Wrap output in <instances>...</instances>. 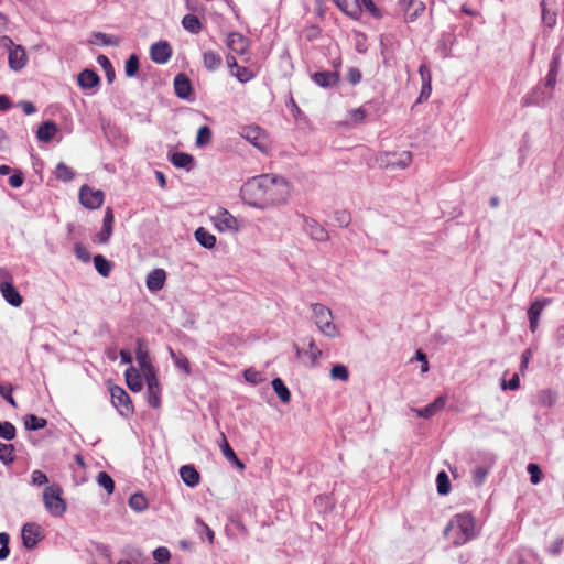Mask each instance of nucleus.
<instances>
[{
    "label": "nucleus",
    "mask_w": 564,
    "mask_h": 564,
    "mask_svg": "<svg viewBox=\"0 0 564 564\" xmlns=\"http://www.w3.org/2000/svg\"><path fill=\"white\" fill-rule=\"evenodd\" d=\"M97 63L104 68L107 80L111 83L115 79V69L110 59L106 55H99L97 57Z\"/></svg>",
    "instance_id": "09e8293b"
},
{
    "label": "nucleus",
    "mask_w": 564,
    "mask_h": 564,
    "mask_svg": "<svg viewBox=\"0 0 564 564\" xmlns=\"http://www.w3.org/2000/svg\"><path fill=\"white\" fill-rule=\"evenodd\" d=\"M94 264H95V269L101 276L107 278L110 274L111 262L109 260H107L104 256H101V254L95 256Z\"/></svg>",
    "instance_id": "4c0bfd02"
},
{
    "label": "nucleus",
    "mask_w": 564,
    "mask_h": 564,
    "mask_svg": "<svg viewBox=\"0 0 564 564\" xmlns=\"http://www.w3.org/2000/svg\"><path fill=\"white\" fill-rule=\"evenodd\" d=\"M14 447L12 444L0 443V462L9 465L14 460Z\"/></svg>",
    "instance_id": "de8ad7c7"
},
{
    "label": "nucleus",
    "mask_w": 564,
    "mask_h": 564,
    "mask_svg": "<svg viewBox=\"0 0 564 564\" xmlns=\"http://www.w3.org/2000/svg\"><path fill=\"white\" fill-rule=\"evenodd\" d=\"M362 7L376 19L382 17L381 10L375 4L372 0H362Z\"/></svg>",
    "instance_id": "338daca9"
},
{
    "label": "nucleus",
    "mask_w": 564,
    "mask_h": 564,
    "mask_svg": "<svg viewBox=\"0 0 564 564\" xmlns=\"http://www.w3.org/2000/svg\"><path fill=\"white\" fill-rule=\"evenodd\" d=\"M13 387L11 384H3L0 382V395L10 403L13 408H17V402L12 397Z\"/></svg>",
    "instance_id": "bf43d9fd"
},
{
    "label": "nucleus",
    "mask_w": 564,
    "mask_h": 564,
    "mask_svg": "<svg viewBox=\"0 0 564 564\" xmlns=\"http://www.w3.org/2000/svg\"><path fill=\"white\" fill-rule=\"evenodd\" d=\"M527 471L530 475V481L533 485H538L542 479V470L538 464H529L527 466Z\"/></svg>",
    "instance_id": "4d7b16f0"
},
{
    "label": "nucleus",
    "mask_w": 564,
    "mask_h": 564,
    "mask_svg": "<svg viewBox=\"0 0 564 564\" xmlns=\"http://www.w3.org/2000/svg\"><path fill=\"white\" fill-rule=\"evenodd\" d=\"M224 443L220 445V449L223 455L226 457V459L232 464H235L238 468L243 469L245 465L237 457L236 453L227 442L224 434H221Z\"/></svg>",
    "instance_id": "473e14b6"
},
{
    "label": "nucleus",
    "mask_w": 564,
    "mask_h": 564,
    "mask_svg": "<svg viewBox=\"0 0 564 564\" xmlns=\"http://www.w3.org/2000/svg\"><path fill=\"white\" fill-rule=\"evenodd\" d=\"M215 227L220 231H237V219L224 208H219L215 215L212 216Z\"/></svg>",
    "instance_id": "9d476101"
},
{
    "label": "nucleus",
    "mask_w": 564,
    "mask_h": 564,
    "mask_svg": "<svg viewBox=\"0 0 564 564\" xmlns=\"http://www.w3.org/2000/svg\"><path fill=\"white\" fill-rule=\"evenodd\" d=\"M232 75L240 82V83H248L254 77V73L245 66H239Z\"/></svg>",
    "instance_id": "5fc2aeb1"
},
{
    "label": "nucleus",
    "mask_w": 564,
    "mask_h": 564,
    "mask_svg": "<svg viewBox=\"0 0 564 564\" xmlns=\"http://www.w3.org/2000/svg\"><path fill=\"white\" fill-rule=\"evenodd\" d=\"M271 384H272L274 392L280 398V400L283 403H288L291 399V392H290L289 388L285 386V383L283 382V380L281 378H275L272 380Z\"/></svg>",
    "instance_id": "72a5a7b5"
},
{
    "label": "nucleus",
    "mask_w": 564,
    "mask_h": 564,
    "mask_svg": "<svg viewBox=\"0 0 564 564\" xmlns=\"http://www.w3.org/2000/svg\"><path fill=\"white\" fill-rule=\"evenodd\" d=\"M444 535L455 546H460L476 538L475 519L470 513L454 516L444 529Z\"/></svg>",
    "instance_id": "f03ea898"
},
{
    "label": "nucleus",
    "mask_w": 564,
    "mask_h": 564,
    "mask_svg": "<svg viewBox=\"0 0 564 564\" xmlns=\"http://www.w3.org/2000/svg\"><path fill=\"white\" fill-rule=\"evenodd\" d=\"M124 377L127 386L132 392H139L142 390V378L134 367L128 368L124 372Z\"/></svg>",
    "instance_id": "c756f323"
},
{
    "label": "nucleus",
    "mask_w": 564,
    "mask_h": 564,
    "mask_svg": "<svg viewBox=\"0 0 564 564\" xmlns=\"http://www.w3.org/2000/svg\"><path fill=\"white\" fill-rule=\"evenodd\" d=\"M311 79L322 88H334L338 85L340 75L337 70H322L313 73Z\"/></svg>",
    "instance_id": "f8f14e48"
},
{
    "label": "nucleus",
    "mask_w": 564,
    "mask_h": 564,
    "mask_svg": "<svg viewBox=\"0 0 564 564\" xmlns=\"http://www.w3.org/2000/svg\"><path fill=\"white\" fill-rule=\"evenodd\" d=\"M489 474V469L486 467L478 466L473 473V480L476 485H482Z\"/></svg>",
    "instance_id": "e2e57ef3"
},
{
    "label": "nucleus",
    "mask_w": 564,
    "mask_h": 564,
    "mask_svg": "<svg viewBox=\"0 0 564 564\" xmlns=\"http://www.w3.org/2000/svg\"><path fill=\"white\" fill-rule=\"evenodd\" d=\"M172 56V47L167 41H159L150 47V57L156 64H165Z\"/></svg>",
    "instance_id": "ddd939ff"
},
{
    "label": "nucleus",
    "mask_w": 564,
    "mask_h": 564,
    "mask_svg": "<svg viewBox=\"0 0 564 564\" xmlns=\"http://www.w3.org/2000/svg\"><path fill=\"white\" fill-rule=\"evenodd\" d=\"M0 292L3 299L14 307H19L23 302L21 294L10 281H2L0 283Z\"/></svg>",
    "instance_id": "aec40b11"
},
{
    "label": "nucleus",
    "mask_w": 564,
    "mask_h": 564,
    "mask_svg": "<svg viewBox=\"0 0 564 564\" xmlns=\"http://www.w3.org/2000/svg\"><path fill=\"white\" fill-rule=\"evenodd\" d=\"M412 162V153L410 151H403L399 154V158L394 160L395 167L405 169Z\"/></svg>",
    "instance_id": "680f3d73"
},
{
    "label": "nucleus",
    "mask_w": 564,
    "mask_h": 564,
    "mask_svg": "<svg viewBox=\"0 0 564 564\" xmlns=\"http://www.w3.org/2000/svg\"><path fill=\"white\" fill-rule=\"evenodd\" d=\"M300 218L302 219L303 230L311 237L312 240L317 242H325L329 239L328 231L317 220L303 214L300 215Z\"/></svg>",
    "instance_id": "0eeeda50"
},
{
    "label": "nucleus",
    "mask_w": 564,
    "mask_h": 564,
    "mask_svg": "<svg viewBox=\"0 0 564 564\" xmlns=\"http://www.w3.org/2000/svg\"><path fill=\"white\" fill-rule=\"evenodd\" d=\"M95 43L99 45H117L118 40L102 32L94 33Z\"/></svg>",
    "instance_id": "13d9d810"
},
{
    "label": "nucleus",
    "mask_w": 564,
    "mask_h": 564,
    "mask_svg": "<svg viewBox=\"0 0 564 564\" xmlns=\"http://www.w3.org/2000/svg\"><path fill=\"white\" fill-rule=\"evenodd\" d=\"M436 485H437V492L442 496H445L451 490V482L447 474L442 470L436 476Z\"/></svg>",
    "instance_id": "37998d69"
},
{
    "label": "nucleus",
    "mask_w": 564,
    "mask_h": 564,
    "mask_svg": "<svg viewBox=\"0 0 564 564\" xmlns=\"http://www.w3.org/2000/svg\"><path fill=\"white\" fill-rule=\"evenodd\" d=\"M561 67V54L553 53L550 65H549V72L544 78V80L541 83L545 86V88H550V90H554L555 85L557 83V75L560 73Z\"/></svg>",
    "instance_id": "a211bd4d"
},
{
    "label": "nucleus",
    "mask_w": 564,
    "mask_h": 564,
    "mask_svg": "<svg viewBox=\"0 0 564 564\" xmlns=\"http://www.w3.org/2000/svg\"><path fill=\"white\" fill-rule=\"evenodd\" d=\"M541 7L543 24L547 28H553L556 24V13L546 9L544 1L541 2Z\"/></svg>",
    "instance_id": "864d4df0"
},
{
    "label": "nucleus",
    "mask_w": 564,
    "mask_h": 564,
    "mask_svg": "<svg viewBox=\"0 0 564 564\" xmlns=\"http://www.w3.org/2000/svg\"><path fill=\"white\" fill-rule=\"evenodd\" d=\"M183 28L192 34H198L202 30V23L195 14H186L182 19Z\"/></svg>",
    "instance_id": "f704fd0d"
},
{
    "label": "nucleus",
    "mask_w": 564,
    "mask_h": 564,
    "mask_svg": "<svg viewBox=\"0 0 564 564\" xmlns=\"http://www.w3.org/2000/svg\"><path fill=\"white\" fill-rule=\"evenodd\" d=\"M241 137L262 152L268 150V138L260 127L247 126L241 129Z\"/></svg>",
    "instance_id": "423d86ee"
},
{
    "label": "nucleus",
    "mask_w": 564,
    "mask_h": 564,
    "mask_svg": "<svg viewBox=\"0 0 564 564\" xmlns=\"http://www.w3.org/2000/svg\"><path fill=\"white\" fill-rule=\"evenodd\" d=\"M401 6L403 7L404 10V19L408 22H413L425 10V4L416 0H408L405 3Z\"/></svg>",
    "instance_id": "393cba45"
},
{
    "label": "nucleus",
    "mask_w": 564,
    "mask_h": 564,
    "mask_svg": "<svg viewBox=\"0 0 564 564\" xmlns=\"http://www.w3.org/2000/svg\"><path fill=\"white\" fill-rule=\"evenodd\" d=\"M166 280V272L163 269H154L145 280L147 288L151 292H158L163 289Z\"/></svg>",
    "instance_id": "5701e85b"
},
{
    "label": "nucleus",
    "mask_w": 564,
    "mask_h": 564,
    "mask_svg": "<svg viewBox=\"0 0 564 564\" xmlns=\"http://www.w3.org/2000/svg\"><path fill=\"white\" fill-rule=\"evenodd\" d=\"M362 75L357 67H349L347 70V80L352 85H357L361 82Z\"/></svg>",
    "instance_id": "69168bd1"
},
{
    "label": "nucleus",
    "mask_w": 564,
    "mask_h": 564,
    "mask_svg": "<svg viewBox=\"0 0 564 564\" xmlns=\"http://www.w3.org/2000/svg\"><path fill=\"white\" fill-rule=\"evenodd\" d=\"M97 482L100 487H102L108 494H112L115 490V481L113 479L106 473L100 471L97 476Z\"/></svg>",
    "instance_id": "8fccbe9b"
},
{
    "label": "nucleus",
    "mask_w": 564,
    "mask_h": 564,
    "mask_svg": "<svg viewBox=\"0 0 564 564\" xmlns=\"http://www.w3.org/2000/svg\"><path fill=\"white\" fill-rule=\"evenodd\" d=\"M111 395V402L113 406L123 416H130L133 414L134 409L129 394L126 390L119 386H113L109 389Z\"/></svg>",
    "instance_id": "39448f33"
},
{
    "label": "nucleus",
    "mask_w": 564,
    "mask_h": 564,
    "mask_svg": "<svg viewBox=\"0 0 564 564\" xmlns=\"http://www.w3.org/2000/svg\"><path fill=\"white\" fill-rule=\"evenodd\" d=\"M113 212L110 207H107L105 212V216L102 219V228L101 230L96 235V240L98 243L106 245L109 242L110 237L112 236L113 231Z\"/></svg>",
    "instance_id": "f3484780"
},
{
    "label": "nucleus",
    "mask_w": 564,
    "mask_h": 564,
    "mask_svg": "<svg viewBox=\"0 0 564 564\" xmlns=\"http://www.w3.org/2000/svg\"><path fill=\"white\" fill-rule=\"evenodd\" d=\"M144 378L147 382L148 403L152 408H159L161 403V388L156 375L155 372H150V375L144 376Z\"/></svg>",
    "instance_id": "2eb2a0df"
},
{
    "label": "nucleus",
    "mask_w": 564,
    "mask_h": 564,
    "mask_svg": "<svg viewBox=\"0 0 564 564\" xmlns=\"http://www.w3.org/2000/svg\"><path fill=\"white\" fill-rule=\"evenodd\" d=\"M129 507L137 512H142L148 508V500L141 492L133 494L129 498Z\"/></svg>",
    "instance_id": "ea45409f"
},
{
    "label": "nucleus",
    "mask_w": 564,
    "mask_h": 564,
    "mask_svg": "<svg viewBox=\"0 0 564 564\" xmlns=\"http://www.w3.org/2000/svg\"><path fill=\"white\" fill-rule=\"evenodd\" d=\"M175 95L184 100L193 99V87L189 78L184 73H180L174 77Z\"/></svg>",
    "instance_id": "dca6fc26"
},
{
    "label": "nucleus",
    "mask_w": 564,
    "mask_h": 564,
    "mask_svg": "<svg viewBox=\"0 0 564 564\" xmlns=\"http://www.w3.org/2000/svg\"><path fill=\"white\" fill-rule=\"evenodd\" d=\"M195 238L199 242V245L206 249H212L215 247L216 237L207 231L204 227H199L195 231Z\"/></svg>",
    "instance_id": "2f4dec72"
},
{
    "label": "nucleus",
    "mask_w": 564,
    "mask_h": 564,
    "mask_svg": "<svg viewBox=\"0 0 564 564\" xmlns=\"http://www.w3.org/2000/svg\"><path fill=\"white\" fill-rule=\"evenodd\" d=\"M57 131V124L51 120H47L39 127L36 137L42 142H50L53 140Z\"/></svg>",
    "instance_id": "c85d7f7f"
},
{
    "label": "nucleus",
    "mask_w": 564,
    "mask_h": 564,
    "mask_svg": "<svg viewBox=\"0 0 564 564\" xmlns=\"http://www.w3.org/2000/svg\"><path fill=\"white\" fill-rule=\"evenodd\" d=\"M63 490L59 485L47 486L43 492V501L46 510L53 517H62L67 509L66 501L62 497Z\"/></svg>",
    "instance_id": "20e7f679"
},
{
    "label": "nucleus",
    "mask_w": 564,
    "mask_h": 564,
    "mask_svg": "<svg viewBox=\"0 0 564 564\" xmlns=\"http://www.w3.org/2000/svg\"><path fill=\"white\" fill-rule=\"evenodd\" d=\"M336 6L345 13L354 15L358 11V0H333Z\"/></svg>",
    "instance_id": "c03bdc74"
},
{
    "label": "nucleus",
    "mask_w": 564,
    "mask_h": 564,
    "mask_svg": "<svg viewBox=\"0 0 564 564\" xmlns=\"http://www.w3.org/2000/svg\"><path fill=\"white\" fill-rule=\"evenodd\" d=\"M330 378L333 380L348 381L349 371L348 368L343 364H337L330 369Z\"/></svg>",
    "instance_id": "a18cd8bd"
},
{
    "label": "nucleus",
    "mask_w": 564,
    "mask_h": 564,
    "mask_svg": "<svg viewBox=\"0 0 564 564\" xmlns=\"http://www.w3.org/2000/svg\"><path fill=\"white\" fill-rule=\"evenodd\" d=\"M289 195L290 187L286 180L272 174L251 177L241 187L243 202L258 209L285 204Z\"/></svg>",
    "instance_id": "f257e3e1"
},
{
    "label": "nucleus",
    "mask_w": 564,
    "mask_h": 564,
    "mask_svg": "<svg viewBox=\"0 0 564 564\" xmlns=\"http://www.w3.org/2000/svg\"><path fill=\"white\" fill-rule=\"evenodd\" d=\"M22 544L32 550L41 540V528L35 523H25L21 531Z\"/></svg>",
    "instance_id": "4468645a"
},
{
    "label": "nucleus",
    "mask_w": 564,
    "mask_h": 564,
    "mask_svg": "<svg viewBox=\"0 0 564 564\" xmlns=\"http://www.w3.org/2000/svg\"><path fill=\"white\" fill-rule=\"evenodd\" d=\"M431 82H432L431 76H427L426 78H424V82H422L419 101H421L423 99H427L430 97V95L432 93Z\"/></svg>",
    "instance_id": "774afa93"
},
{
    "label": "nucleus",
    "mask_w": 564,
    "mask_h": 564,
    "mask_svg": "<svg viewBox=\"0 0 564 564\" xmlns=\"http://www.w3.org/2000/svg\"><path fill=\"white\" fill-rule=\"evenodd\" d=\"M79 200L84 207L97 209L102 205L105 194L100 189H94L88 185H83L79 189Z\"/></svg>",
    "instance_id": "6e6552de"
},
{
    "label": "nucleus",
    "mask_w": 564,
    "mask_h": 564,
    "mask_svg": "<svg viewBox=\"0 0 564 564\" xmlns=\"http://www.w3.org/2000/svg\"><path fill=\"white\" fill-rule=\"evenodd\" d=\"M170 162L178 169H185L186 171H191L194 169V158L193 155L185 152H174L170 155Z\"/></svg>",
    "instance_id": "cd10ccee"
},
{
    "label": "nucleus",
    "mask_w": 564,
    "mask_h": 564,
    "mask_svg": "<svg viewBox=\"0 0 564 564\" xmlns=\"http://www.w3.org/2000/svg\"><path fill=\"white\" fill-rule=\"evenodd\" d=\"M334 220L339 227H347L351 221L350 213L341 209L334 213Z\"/></svg>",
    "instance_id": "6e6d98bb"
},
{
    "label": "nucleus",
    "mask_w": 564,
    "mask_h": 564,
    "mask_svg": "<svg viewBox=\"0 0 564 564\" xmlns=\"http://www.w3.org/2000/svg\"><path fill=\"white\" fill-rule=\"evenodd\" d=\"M212 130L208 126H202L197 131L196 145L198 148L206 147L212 141Z\"/></svg>",
    "instance_id": "a19ab883"
},
{
    "label": "nucleus",
    "mask_w": 564,
    "mask_h": 564,
    "mask_svg": "<svg viewBox=\"0 0 564 564\" xmlns=\"http://www.w3.org/2000/svg\"><path fill=\"white\" fill-rule=\"evenodd\" d=\"M313 312V319L318 329L327 337L334 338L338 336L339 332L337 326L333 323L332 311L321 303L311 304Z\"/></svg>",
    "instance_id": "7ed1b4c3"
},
{
    "label": "nucleus",
    "mask_w": 564,
    "mask_h": 564,
    "mask_svg": "<svg viewBox=\"0 0 564 564\" xmlns=\"http://www.w3.org/2000/svg\"><path fill=\"white\" fill-rule=\"evenodd\" d=\"M551 303L547 297L536 299L528 308V317H539L542 311Z\"/></svg>",
    "instance_id": "58836bf2"
},
{
    "label": "nucleus",
    "mask_w": 564,
    "mask_h": 564,
    "mask_svg": "<svg viewBox=\"0 0 564 564\" xmlns=\"http://www.w3.org/2000/svg\"><path fill=\"white\" fill-rule=\"evenodd\" d=\"M100 84L99 75L91 69H84L78 75V85L83 89H93Z\"/></svg>",
    "instance_id": "a878e982"
},
{
    "label": "nucleus",
    "mask_w": 564,
    "mask_h": 564,
    "mask_svg": "<svg viewBox=\"0 0 564 564\" xmlns=\"http://www.w3.org/2000/svg\"><path fill=\"white\" fill-rule=\"evenodd\" d=\"M140 67L139 57L135 54H131L124 64V73L127 77H134L138 74Z\"/></svg>",
    "instance_id": "79ce46f5"
},
{
    "label": "nucleus",
    "mask_w": 564,
    "mask_h": 564,
    "mask_svg": "<svg viewBox=\"0 0 564 564\" xmlns=\"http://www.w3.org/2000/svg\"><path fill=\"white\" fill-rule=\"evenodd\" d=\"M24 425L29 431H37L44 429L47 425V421L44 417H40L34 414H28L24 417Z\"/></svg>",
    "instance_id": "e433bc0d"
},
{
    "label": "nucleus",
    "mask_w": 564,
    "mask_h": 564,
    "mask_svg": "<svg viewBox=\"0 0 564 564\" xmlns=\"http://www.w3.org/2000/svg\"><path fill=\"white\" fill-rule=\"evenodd\" d=\"M227 47L237 54H245L248 50V40L238 32H231L226 40Z\"/></svg>",
    "instance_id": "b1692460"
},
{
    "label": "nucleus",
    "mask_w": 564,
    "mask_h": 564,
    "mask_svg": "<svg viewBox=\"0 0 564 564\" xmlns=\"http://www.w3.org/2000/svg\"><path fill=\"white\" fill-rule=\"evenodd\" d=\"M55 175L57 180L63 182H69L74 178L73 170L63 162L57 164Z\"/></svg>",
    "instance_id": "49530a36"
},
{
    "label": "nucleus",
    "mask_w": 564,
    "mask_h": 564,
    "mask_svg": "<svg viewBox=\"0 0 564 564\" xmlns=\"http://www.w3.org/2000/svg\"><path fill=\"white\" fill-rule=\"evenodd\" d=\"M169 354L176 368L183 370L186 375L191 373L189 361L184 355L175 352L171 347H169Z\"/></svg>",
    "instance_id": "c9c22d12"
},
{
    "label": "nucleus",
    "mask_w": 564,
    "mask_h": 564,
    "mask_svg": "<svg viewBox=\"0 0 564 564\" xmlns=\"http://www.w3.org/2000/svg\"><path fill=\"white\" fill-rule=\"evenodd\" d=\"M137 345H138V347H137V350H135V355H137L135 358H137L139 367L143 371L144 376L150 375V372H155L154 368H153V366H152V364L150 361L149 352L144 348L143 339L139 338L137 340Z\"/></svg>",
    "instance_id": "4be33fe9"
},
{
    "label": "nucleus",
    "mask_w": 564,
    "mask_h": 564,
    "mask_svg": "<svg viewBox=\"0 0 564 564\" xmlns=\"http://www.w3.org/2000/svg\"><path fill=\"white\" fill-rule=\"evenodd\" d=\"M28 62L26 52L23 46L17 45L9 52L8 63L12 70H21Z\"/></svg>",
    "instance_id": "412c9836"
},
{
    "label": "nucleus",
    "mask_w": 564,
    "mask_h": 564,
    "mask_svg": "<svg viewBox=\"0 0 564 564\" xmlns=\"http://www.w3.org/2000/svg\"><path fill=\"white\" fill-rule=\"evenodd\" d=\"M180 476L183 480V482L194 488L196 487L200 481V475L192 465H184L180 468Z\"/></svg>",
    "instance_id": "bb28decb"
},
{
    "label": "nucleus",
    "mask_w": 564,
    "mask_h": 564,
    "mask_svg": "<svg viewBox=\"0 0 564 564\" xmlns=\"http://www.w3.org/2000/svg\"><path fill=\"white\" fill-rule=\"evenodd\" d=\"M508 564H542V560L533 550L519 547L512 553Z\"/></svg>",
    "instance_id": "9b49d317"
},
{
    "label": "nucleus",
    "mask_w": 564,
    "mask_h": 564,
    "mask_svg": "<svg viewBox=\"0 0 564 564\" xmlns=\"http://www.w3.org/2000/svg\"><path fill=\"white\" fill-rule=\"evenodd\" d=\"M539 401L545 406H552L555 404L557 394L551 389H545L539 392Z\"/></svg>",
    "instance_id": "603ef678"
},
{
    "label": "nucleus",
    "mask_w": 564,
    "mask_h": 564,
    "mask_svg": "<svg viewBox=\"0 0 564 564\" xmlns=\"http://www.w3.org/2000/svg\"><path fill=\"white\" fill-rule=\"evenodd\" d=\"M221 56L214 51H206L203 53L204 67L209 72H215L221 66Z\"/></svg>",
    "instance_id": "7c9ffc66"
},
{
    "label": "nucleus",
    "mask_w": 564,
    "mask_h": 564,
    "mask_svg": "<svg viewBox=\"0 0 564 564\" xmlns=\"http://www.w3.org/2000/svg\"><path fill=\"white\" fill-rule=\"evenodd\" d=\"M197 525L199 527L198 533L200 538L206 535L207 540L213 543L215 534L214 531L200 519L196 520Z\"/></svg>",
    "instance_id": "0e129e2a"
},
{
    "label": "nucleus",
    "mask_w": 564,
    "mask_h": 564,
    "mask_svg": "<svg viewBox=\"0 0 564 564\" xmlns=\"http://www.w3.org/2000/svg\"><path fill=\"white\" fill-rule=\"evenodd\" d=\"M171 553L167 547L165 546H159L153 551V558L156 561V563H164L170 560Z\"/></svg>",
    "instance_id": "052dcab7"
},
{
    "label": "nucleus",
    "mask_w": 564,
    "mask_h": 564,
    "mask_svg": "<svg viewBox=\"0 0 564 564\" xmlns=\"http://www.w3.org/2000/svg\"><path fill=\"white\" fill-rule=\"evenodd\" d=\"M553 97V90L545 88L543 84L536 85L524 98V105L545 106Z\"/></svg>",
    "instance_id": "1a4fd4ad"
},
{
    "label": "nucleus",
    "mask_w": 564,
    "mask_h": 564,
    "mask_svg": "<svg viewBox=\"0 0 564 564\" xmlns=\"http://www.w3.org/2000/svg\"><path fill=\"white\" fill-rule=\"evenodd\" d=\"M446 401V395H438L433 402L429 403L424 408L415 409L414 412L419 417L431 419L445 408Z\"/></svg>",
    "instance_id": "6ab92c4d"
},
{
    "label": "nucleus",
    "mask_w": 564,
    "mask_h": 564,
    "mask_svg": "<svg viewBox=\"0 0 564 564\" xmlns=\"http://www.w3.org/2000/svg\"><path fill=\"white\" fill-rule=\"evenodd\" d=\"M0 437L12 441L15 437V427L11 422L0 421Z\"/></svg>",
    "instance_id": "3c124183"
}]
</instances>
